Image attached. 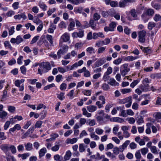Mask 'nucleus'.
Returning <instances> with one entry per match:
<instances>
[{
  "mask_svg": "<svg viewBox=\"0 0 161 161\" xmlns=\"http://www.w3.org/2000/svg\"><path fill=\"white\" fill-rule=\"evenodd\" d=\"M51 69V66L49 62H42L40 65V68L38 69V73L41 75L42 72L47 73Z\"/></svg>",
  "mask_w": 161,
  "mask_h": 161,
  "instance_id": "nucleus-1",
  "label": "nucleus"
},
{
  "mask_svg": "<svg viewBox=\"0 0 161 161\" xmlns=\"http://www.w3.org/2000/svg\"><path fill=\"white\" fill-rule=\"evenodd\" d=\"M142 85L140 86V88L143 92H147L150 91L148 83L150 82L148 78H145L142 81Z\"/></svg>",
  "mask_w": 161,
  "mask_h": 161,
  "instance_id": "nucleus-2",
  "label": "nucleus"
},
{
  "mask_svg": "<svg viewBox=\"0 0 161 161\" xmlns=\"http://www.w3.org/2000/svg\"><path fill=\"white\" fill-rule=\"evenodd\" d=\"M146 33V32L144 30H142L138 32V41L139 42L142 43L145 42L146 40L145 37Z\"/></svg>",
  "mask_w": 161,
  "mask_h": 161,
  "instance_id": "nucleus-3",
  "label": "nucleus"
},
{
  "mask_svg": "<svg viewBox=\"0 0 161 161\" xmlns=\"http://www.w3.org/2000/svg\"><path fill=\"white\" fill-rule=\"evenodd\" d=\"M128 64H125L121 66L120 72L122 76H124L130 71V69L128 67Z\"/></svg>",
  "mask_w": 161,
  "mask_h": 161,
  "instance_id": "nucleus-4",
  "label": "nucleus"
},
{
  "mask_svg": "<svg viewBox=\"0 0 161 161\" xmlns=\"http://www.w3.org/2000/svg\"><path fill=\"white\" fill-rule=\"evenodd\" d=\"M135 0H122L120 1L119 3V6L121 8H124L129 5V3L135 2Z\"/></svg>",
  "mask_w": 161,
  "mask_h": 161,
  "instance_id": "nucleus-5",
  "label": "nucleus"
},
{
  "mask_svg": "<svg viewBox=\"0 0 161 161\" xmlns=\"http://www.w3.org/2000/svg\"><path fill=\"white\" fill-rule=\"evenodd\" d=\"M106 62L105 58H99L92 66V68H96L101 66Z\"/></svg>",
  "mask_w": 161,
  "mask_h": 161,
  "instance_id": "nucleus-6",
  "label": "nucleus"
},
{
  "mask_svg": "<svg viewBox=\"0 0 161 161\" xmlns=\"http://www.w3.org/2000/svg\"><path fill=\"white\" fill-rule=\"evenodd\" d=\"M10 144H3L0 146V148L5 153H7L9 151Z\"/></svg>",
  "mask_w": 161,
  "mask_h": 161,
  "instance_id": "nucleus-7",
  "label": "nucleus"
},
{
  "mask_svg": "<svg viewBox=\"0 0 161 161\" xmlns=\"http://www.w3.org/2000/svg\"><path fill=\"white\" fill-rule=\"evenodd\" d=\"M154 14L153 10L151 9H148L146 11L145 14H143L142 16L143 19L145 20V17L146 15L152 16Z\"/></svg>",
  "mask_w": 161,
  "mask_h": 161,
  "instance_id": "nucleus-8",
  "label": "nucleus"
},
{
  "mask_svg": "<svg viewBox=\"0 0 161 161\" xmlns=\"http://www.w3.org/2000/svg\"><path fill=\"white\" fill-rule=\"evenodd\" d=\"M15 19H22L23 20H25L27 19V17L25 14V13L24 12L20 14H18L15 15L14 17Z\"/></svg>",
  "mask_w": 161,
  "mask_h": 161,
  "instance_id": "nucleus-9",
  "label": "nucleus"
},
{
  "mask_svg": "<svg viewBox=\"0 0 161 161\" xmlns=\"http://www.w3.org/2000/svg\"><path fill=\"white\" fill-rule=\"evenodd\" d=\"M21 127L19 124H16L14 125L13 128H10L9 130V133L11 134L12 133L14 132L16 130H20Z\"/></svg>",
  "mask_w": 161,
  "mask_h": 161,
  "instance_id": "nucleus-10",
  "label": "nucleus"
},
{
  "mask_svg": "<svg viewBox=\"0 0 161 161\" xmlns=\"http://www.w3.org/2000/svg\"><path fill=\"white\" fill-rule=\"evenodd\" d=\"M21 84L19 81L18 80H16L14 82L15 85L16 86L19 87V91H23L24 90V85L23 84H22L20 86V85Z\"/></svg>",
  "mask_w": 161,
  "mask_h": 161,
  "instance_id": "nucleus-11",
  "label": "nucleus"
},
{
  "mask_svg": "<svg viewBox=\"0 0 161 161\" xmlns=\"http://www.w3.org/2000/svg\"><path fill=\"white\" fill-rule=\"evenodd\" d=\"M130 142L129 140H126L125 142L122 144V145L119 146V149H120V152H123L124 150L127 147L128 145H129Z\"/></svg>",
  "mask_w": 161,
  "mask_h": 161,
  "instance_id": "nucleus-12",
  "label": "nucleus"
},
{
  "mask_svg": "<svg viewBox=\"0 0 161 161\" xmlns=\"http://www.w3.org/2000/svg\"><path fill=\"white\" fill-rule=\"evenodd\" d=\"M61 37L64 42H66L69 40L70 36L68 33H65Z\"/></svg>",
  "mask_w": 161,
  "mask_h": 161,
  "instance_id": "nucleus-13",
  "label": "nucleus"
},
{
  "mask_svg": "<svg viewBox=\"0 0 161 161\" xmlns=\"http://www.w3.org/2000/svg\"><path fill=\"white\" fill-rule=\"evenodd\" d=\"M86 108L88 111L92 113L97 110V107L94 105H90L87 106Z\"/></svg>",
  "mask_w": 161,
  "mask_h": 161,
  "instance_id": "nucleus-14",
  "label": "nucleus"
},
{
  "mask_svg": "<svg viewBox=\"0 0 161 161\" xmlns=\"http://www.w3.org/2000/svg\"><path fill=\"white\" fill-rule=\"evenodd\" d=\"M140 48L144 53L147 54H150L152 53V51L149 47H144L142 46H140Z\"/></svg>",
  "mask_w": 161,
  "mask_h": 161,
  "instance_id": "nucleus-15",
  "label": "nucleus"
},
{
  "mask_svg": "<svg viewBox=\"0 0 161 161\" xmlns=\"http://www.w3.org/2000/svg\"><path fill=\"white\" fill-rule=\"evenodd\" d=\"M47 150L45 147H43L40 150L39 152V157L41 158L44 156L45 153H47Z\"/></svg>",
  "mask_w": 161,
  "mask_h": 161,
  "instance_id": "nucleus-16",
  "label": "nucleus"
},
{
  "mask_svg": "<svg viewBox=\"0 0 161 161\" xmlns=\"http://www.w3.org/2000/svg\"><path fill=\"white\" fill-rule=\"evenodd\" d=\"M98 37L101 38L104 37V36L102 32H99L98 33H94L93 34V39H97Z\"/></svg>",
  "mask_w": 161,
  "mask_h": 161,
  "instance_id": "nucleus-17",
  "label": "nucleus"
},
{
  "mask_svg": "<svg viewBox=\"0 0 161 161\" xmlns=\"http://www.w3.org/2000/svg\"><path fill=\"white\" fill-rule=\"evenodd\" d=\"M24 146L26 150L27 151H31L32 149V144L31 142H29L24 144Z\"/></svg>",
  "mask_w": 161,
  "mask_h": 161,
  "instance_id": "nucleus-18",
  "label": "nucleus"
},
{
  "mask_svg": "<svg viewBox=\"0 0 161 161\" xmlns=\"http://www.w3.org/2000/svg\"><path fill=\"white\" fill-rule=\"evenodd\" d=\"M138 58L137 57H133L132 56H130L125 57L124 59L125 61H132Z\"/></svg>",
  "mask_w": 161,
  "mask_h": 161,
  "instance_id": "nucleus-19",
  "label": "nucleus"
},
{
  "mask_svg": "<svg viewBox=\"0 0 161 161\" xmlns=\"http://www.w3.org/2000/svg\"><path fill=\"white\" fill-rule=\"evenodd\" d=\"M125 99L127 102V103L125 105V106L127 108H129L131 106L132 103L131 97H129L126 98Z\"/></svg>",
  "mask_w": 161,
  "mask_h": 161,
  "instance_id": "nucleus-20",
  "label": "nucleus"
},
{
  "mask_svg": "<svg viewBox=\"0 0 161 161\" xmlns=\"http://www.w3.org/2000/svg\"><path fill=\"white\" fill-rule=\"evenodd\" d=\"M89 25H90V27H91L92 29L94 30L96 29V24L95 23L93 20L92 19L90 20L89 23Z\"/></svg>",
  "mask_w": 161,
  "mask_h": 161,
  "instance_id": "nucleus-21",
  "label": "nucleus"
},
{
  "mask_svg": "<svg viewBox=\"0 0 161 161\" xmlns=\"http://www.w3.org/2000/svg\"><path fill=\"white\" fill-rule=\"evenodd\" d=\"M110 120L111 121L122 122L123 120L119 117H113L110 119Z\"/></svg>",
  "mask_w": 161,
  "mask_h": 161,
  "instance_id": "nucleus-22",
  "label": "nucleus"
},
{
  "mask_svg": "<svg viewBox=\"0 0 161 161\" xmlns=\"http://www.w3.org/2000/svg\"><path fill=\"white\" fill-rule=\"evenodd\" d=\"M71 156V152L69 150L67 151L64 157L65 160L66 161L69 160Z\"/></svg>",
  "mask_w": 161,
  "mask_h": 161,
  "instance_id": "nucleus-23",
  "label": "nucleus"
},
{
  "mask_svg": "<svg viewBox=\"0 0 161 161\" xmlns=\"http://www.w3.org/2000/svg\"><path fill=\"white\" fill-rule=\"evenodd\" d=\"M68 49L69 47L68 46L66 45H64L62 47L61 49H60L59 50H61V52L64 54L68 51Z\"/></svg>",
  "mask_w": 161,
  "mask_h": 161,
  "instance_id": "nucleus-24",
  "label": "nucleus"
},
{
  "mask_svg": "<svg viewBox=\"0 0 161 161\" xmlns=\"http://www.w3.org/2000/svg\"><path fill=\"white\" fill-rule=\"evenodd\" d=\"M39 5L43 10L45 11L47 10V6L44 3L40 2L39 3Z\"/></svg>",
  "mask_w": 161,
  "mask_h": 161,
  "instance_id": "nucleus-25",
  "label": "nucleus"
},
{
  "mask_svg": "<svg viewBox=\"0 0 161 161\" xmlns=\"http://www.w3.org/2000/svg\"><path fill=\"white\" fill-rule=\"evenodd\" d=\"M117 23L116 22H111L109 25V26L110 27L112 31H114V29L115 28Z\"/></svg>",
  "mask_w": 161,
  "mask_h": 161,
  "instance_id": "nucleus-26",
  "label": "nucleus"
},
{
  "mask_svg": "<svg viewBox=\"0 0 161 161\" xmlns=\"http://www.w3.org/2000/svg\"><path fill=\"white\" fill-rule=\"evenodd\" d=\"M8 115V113L5 111L3 110L0 112V118L2 119H5Z\"/></svg>",
  "mask_w": 161,
  "mask_h": 161,
  "instance_id": "nucleus-27",
  "label": "nucleus"
},
{
  "mask_svg": "<svg viewBox=\"0 0 161 161\" xmlns=\"http://www.w3.org/2000/svg\"><path fill=\"white\" fill-rule=\"evenodd\" d=\"M152 6L157 10H159L161 8V5L156 2H153L152 3Z\"/></svg>",
  "mask_w": 161,
  "mask_h": 161,
  "instance_id": "nucleus-28",
  "label": "nucleus"
},
{
  "mask_svg": "<svg viewBox=\"0 0 161 161\" xmlns=\"http://www.w3.org/2000/svg\"><path fill=\"white\" fill-rule=\"evenodd\" d=\"M86 124L90 126H93L96 125V122L94 119H89L86 122Z\"/></svg>",
  "mask_w": 161,
  "mask_h": 161,
  "instance_id": "nucleus-29",
  "label": "nucleus"
},
{
  "mask_svg": "<svg viewBox=\"0 0 161 161\" xmlns=\"http://www.w3.org/2000/svg\"><path fill=\"white\" fill-rule=\"evenodd\" d=\"M87 147V146H84V144L83 143L80 144L79 145V151L80 153H82V152H84L85 150V148L86 147Z\"/></svg>",
  "mask_w": 161,
  "mask_h": 161,
  "instance_id": "nucleus-30",
  "label": "nucleus"
},
{
  "mask_svg": "<svg viewBox=\"0 0 161 161\" xmlns=\"http://www.w3.org/2000/svg\"><path fill=\"white\" fill-rule=\"evenodd\" d=\"M86 51L87 52L90 54L95 53L94 49L92 47L87 48L86 49Z\"/></svg>",
  "mask_w": 161,
  "mask_h": 161,
  "instance_id": "nucleus-31",
  "label": "nucleus"
},
{
  "mask_svg": "<svg viewBox=\"0 0 161 161\" xmlns=\"http://www.w3.org/2000/svg\"><path fill=\"white\" fill-rule=\"evenodd\" d=\"M102 89L104 91H107L110 89L109 85L106 83H103L102 86Z\"/></svg>",
  "mask_w": 161,
  "mask_h": 161,
  "instance_id": "nucleus-32",
  "label": "nucleus"
},
{
  "mask_svg": "<svg viewBox=\"0 0 161 161\" xmlns=\"http://www.w3.org/2000/svg\"><path fill=\"white\" fill-rule=\"evenodd\" d=\"M138 119L137 121V124L140 125L142 123L144 122V120L143 117L141 116H139L137 117Z\"/></svg>",
  "mask_w": 161,
  "mask_h": 161,
  "instance_id": "nucleus-33",
  "label": "nucleus"
},
{
  "mask_svg": "<svg viewBox=\"0 0 161 161\" xmlns=\"http://www.w3.org/2000/svg\"><path fill=\"white\" fill-rule=\"evenodd\" d=\"M16 44H19L21 42L23 41V38L20 36H18L16 38Z\"/></svg>",
  "mask_w": 161,
  "mask_h": 161,
  "instance_id": "nucleus-34",
  "label": "nucleus"
},
{
  "mask_svg": "<svg viewBox=\"0 0 161 161\" xmlns=\"http://www.w3.org/2000/svg\"><path fill=\"white\" fill-rule=\"evenodd\" d=\"M9 150H10L11 153L13 154H15L16 153V147L14 145H10Z\"/></svg>",
  "mask_w": 161,
  "mask_h": 161,
  "instance_id": "nucleus-35",
  "label": "nucleus"
},
{
  "mask_svg": "<svg viewBox=\"0 0 161 161\" xmlns=\"http://www.w3.org/2000/svg\"><path fill=\"white\" fill-rule=\"evenodd\" d=\"M57 98L60 100L62 101L65 98L64 93L61 92L59 94H57Z\"/></svg>",
  "mask_w": 161,
  "mask_h": 161,
  "instance_id": "nucleus-36",
  "label": "nucleus"
},
{
  "mask_svg": "<svg viewBox=\"0 0 161 161\" xmlns=\"http://www.w3.org/2000/svg\"><path fill=\"white\" fill-rule=\"evenodd\" d=\"M33 22L37 25H40L43 23L42 21L40 19L36 17L33 19Z\"/></svg>",
  "mask_w": 161,
  "mask_h": 161,
  "instance_id": "nucleus-37",
  "label": "nucleus"
},
{
  "mask_svg": "<svg viewBox=\"0 0 161 161\" xmlns=\"http://www.w3.org/2000/svg\"><path fill=\"white\" fill-rule=\"evenodd\" d=\"M90 136L92 138H94V140H97L99 139V137L95 135L94 132H92L90 134Z\"/></svg>",
  "mask_w": 161,
  "mask_h": 161,
  "instance_id": "nucleus-38",
  "label": "nucleus"
},
{
  "mask_svg": "<svg viewBox=\"0 0 161 161\" xmlns=\"http://www.w3.org/2000/svg\"><path fill=\"white\" fill-rule=\"evenodd\" d=\"M75 23L74 21L70 22L69 25V27H68L69 31H71L74 30V27L75 26Z\"/></svg>",
  "mask_w": 161,
  "mask_h": 161,
  "instance_id": "nucleus-39",
  "label": "nucleus"
},
{
  "mask_svg": "<svg viewBox=\"0 0 161 161\" xmlns=\"http://www.w3.org/2000/svg\"><path fill=\"white\" fill-rule=\"evenodd\" d=\"M46 38L47 40L49 41L50 43L52 45L53 44V37L52 36L50 35H47L46 36Z\"/></svg>",
  "mask_w": 161,
  "mask_h": 161,
  "instance_id": "nucleus-40",
  "label": "nucleus"
},
{
  "mask_svg": "<svg viewBox=\"0 0 161 161\" xmlns=\"http://www.w3.org/2000/svg\"><path fill=\"white\" fill-rule=\"evenodd\" d=\"M155 25V23L154 22H149L148 25V28L149 30H151Z\"/></svg>",
  "mask_w": 161,
  "mask_h": 161,
  "instance_id": "nucleus-41",
  "label": "nucleus"
},
{
  "mask_svg": "<svg viewBox=\"0 0 161 161\" xmlns=\"http://www.w3.org/2000/svg\"><path fill=\"white\" fill-rule=\"evenodd\" d=\"M8 110L10 113H14L15 110V108L12 106H8Z\"/></svg>",
  "mask_w": 161,
  "mask_h": 161,
  "instance_id": "nucleus-42",
  "label": "nucleus"
},
{
  "mask_svg": "<svg viewBox=\"0 0 161 161\" xmlns=\"http://www.w3.org/2000/svg\"><path fill=\"white\" fill-rule=\"evenodd\" d=\"M77 139L76 138L68 139V142L71 144H73L76 143L77 141Z\"/></svg>",
  "mask_w": 161,
  "mask_h": 161,
  "instance_id": "nucleus-43",
  "label": "nucleus"
},
{
  "mask_svg": "<svg viewBox=\"0 0 161 161\" xmlns=\"http://www.w3.org/2000/svg\"><path fill=\"white\" fill-rule=\"evenodd\" d=\"M139 81L138 80H134L130 84V86L133 88L139 82Z\"/></svg>",
  "mask_w": 161,
  "mask_h": 161,
  "instance_id": "nucleus-44",
  "label": "nucleus"
},
{
  "mask_svg": "<svg viewBox=\"0 0 161 161\" xmlns=\"http://www.w3.org/2000/svg\"><path fill=\"white\" fill-rule=\"evenodd\" d=\"M93 18L94 20L97 21L100 18V15L97 13H96L93 14Z\"/></svg>",
  "mask_w": 161,
  "mask_h": 161,
  "instance_id": "nucleus-45",
  "label": "nucleus"
},
{
  "mask_svg": "<svg viewBox=\"0 0 161 161\" xmlns=\"http://www.w3.org/2000/svg\"><path fill=\"white\" fill-rule=\"evenodd\" d=\"M55 86V85L54 83H52L51 84H49L45 86L44 88V90H46L52 87H54Z\"/></svg>",
  "mask_w": 161,
  "mask_h": 161,
  "instance_id": "nucleus-46",
  "label": "nucleus"
},
{
  "mask_svg": "<svg viewBox=\"0 0 161 161\" xmlns=\"http://www.w3.org/2000/svg\"><path fill=\"white\" fill-rule=\"evenodd\" d=\"M141 151L142 155H145L148 152V150L147 148L144 147L141 149Z\"/></svg>",
  "mask_w": 161,
  "mask_h": 161,
  "instance_id": "nucleus-47",
  "label": "nucleus"
},
{
  "mask_svg": "<svg viewBox=\"0 0 161 161\" xmlns=\"http://www.w3.org/2000/svg\"><path fill=\"white\" fill-rule=\"evenodd\" d=\"M150 150L151 152L157 154L158 153V152H157V148L156 146H152L150 148Z\"/></svg>",
  "mask_w": 161,
  "mask_h": 161,
  "instance_id": "nucleus-48",
  "label": "nucleus"
},
{
  "mask_svg": "<svg viewBox=\"0 0 161 161\" xmlns=\"http://www.w3.org/2000/svg\"><path fill=\"white\" fill-rule=\"evenodd\" d=\"M6 136L5 135V133L4 132H0V140H3L6 139Z\"/></svg>",
  "mask_w": 161,
  "mask_h": 161,
  "instance_id": "nucleus-49",
  "label": "nucleus"
},
{
  "mask_svg": "<svg viewBox=\"0 0 161 161\" xmlns=\"http://www.w3.org/2000/svg\"><path fill=\"white\" fill-rule=\"evenodd\" d=\"M153 19L156 22L158 21L161 19V16L158 14H156L153 17Z\"/></svg>",
  "mask_w": 161,
  "mask_h": 161,
  "instance_id": "nucleus-50",
  "label": "nucleus"
},
{
  "mask_svg": "<svg viewBox=\"0 0 161 161\" xmlns=\"http://www.w3.org/2000/svg\"><path fill=\"white\" fill-rule=\"evenodd\" d=\"M42 124V122L41 121H37L35 125V127L36 128H40Z\"/></svg>",
  "mask_w": 161,
  "mask_h": 161,
  "instance_id": "nucleus-51",
  "label": "nucleus"
},
{
  "mask_svg": "<svg viewBox=\"0 0 161 161\" xmlns=\"http://www.w3.org/2000/svg\"><path fill=\"white\" fill-rule=\"evenodd\" d=\"M120 150L119 148L117 147H115L113 148V152L114 154L116 155H118L119 154V152H120Z\"/></svg>",
  "mask_w": 161,
  "mask_h": 161,
  "instance_id": "nucleus-52",
  "label": "nucleus"
},
{
  "mask_svg": "<svg viewBox=\"0 0 161 161\" xmlns=\"http://www.w3.org/2000/svg\"><path fill=\"white\" fill-rule=\"evenodd\" d=\"M106 49V47H99L97 50V53L98 54L102 53L104 52Z\"/></svg>",
  "mask_w": 161,
  "mask_h": 161,
  "instance_id": "nucleus-53",
  "label": "nucleus"
},
{
  "mask_svg": "<svg viewBox=\"0 0 161 161\" xmlns=\"http://www.w3.org/2000/svg\"><path fill=\"white\" fill-rule=\"evenodd\" d=\"M78 37L79 38H82L84 36V31L83 30H80L77 32Z\"/></svg>",
  "mask_w": 161,
  "mask_h": 161,
  "instance_id": "nucleus-54",
  "label": "nucleus"
},
{
  "mask_svg": "<svg viewBox=\"0 0 161 161\" xmlns=\"http://www.w3.org/2000/svg\"><path fill=\"white\" fill-rule=\"evenodd\" d=\"M39 37V36H35L32 39V40H31L30 44H32L36 42H37V41L38 40Z\"/></svg>",
  "mask_w": 161,
  "mask_h": 161,
  "instance_id": "nucleus-55",
  "label": "nucleus"
},
{
  "mask_svg": "<svg viewBox=\"0 0 161 161\" xmlns=\"http://www.w3.org/2000/svg\"><path fill=\"white\" fill-rule=\"evenodd\" d=\"M135 156L136 158L137 159H140L141 157V156L139 150H137L136 151L135 154Z\"/></svg>",
  "mask_w": 161,
  "mask_h": 161,
  "instance_id": "nucleus-56",
  "label": "nucleus"
},
{
  "mask_svg": "<svg viewBox=\"0 0 161 161\" xmlns=\"http://www.w3.org/2000/svg\"><path fill=\"white\" fill-rule=\"evenodd\" d=\"M4 44L5 47H8L11 50H12V47L11 46L8 41H6L4 43Z\"/></svg>",
  "mask_w": 161,
  "mask_h": 161,
  "instance_id": "nucleus-57",
  "label": "nucleus"
},
{
  "mask_svg": "<svg viewBox=\"0 0 161 161\" xmlns=\"http://www.w3.org/2000/svg\"><path fill=\"white\" fill-rule=\"evenodd\" d=\"M95 132L97 134L100 135L103 134V130L102 129L97 128L96 129Z\"/></svg>",
  "mask_w": 161,
  "mask_h": 161,
  "instance_id": "nucleus-58",
  "label": "nucleus"
},
{
  "mask_svg": "<svg viewBox=\"0 0 161 161\" xmlns=\"http://www.w3.org/2000/svg\"><path fill=\"white\" fill-rule=\"evenodd\" d=\"M56 11V8H49L47 12V14L49 16H50L51 14Z\"/></svg>",
  "mask_w": 161,
  "mask_h": 161,
  "instance_id": "nucleus-59",
  "label": "nucleus"
},
{
  "mask_svg": "<svg viewBox=\"0 0 161 161\" xmlns=\"http://www.w3.org/2000/svg\"><path fill=\"white\" fill-rule=\"evenodd\" d=\"M130 13L133 17L136 18L137 16L136 11L135 9H131L130 11Z\"/></svg>",
  "mask_w": 161,
  "mask_h": 161,
  "instance_id": "nucleus-60",
  "label": "nucleus"
},
{
  "mask_svg": "<svg viewBox=\"0 0 161 161\" xmlns=\"http://www.w3.org/2000/svg\"><path fill=\"white\" fill-rule=\"evenodd\" d=\"M125 33L127 35H129L131 31L128 27H125L124 29Z\"/></svg>",
  "mask_w": 161,
  "mask_h": 161,
  "instance_id": "nucleus-61",
  "label": "nucleus"
},
{
  "mask_svg": "<svg viewBox=\"0 0 161 161\" xmlns=\"http://www.w3.org/2000/svg\"><path fill=\"white\" fill-rule=\"evenodd\" d=\"M106 154L108 157L110 158L111 159H113L116 157L115 156L110 152H108L106 153Z\"/></svg>",
  "mask_w": 161,
  "mask_h": 161,
  "instance_id": "nucleus-62",
  "label": "nucleus"
},
{
  "mask_svg": "<svg viewBox=\"0 0 161 161\" xmlns=\"http://www.w3.org/2000/svg\"><path fill=\"white\" fill-rule=\"evenodd\" d=\"M91 90H85L83 92V93L84 95L87 96H89L91 95Z\"/></svg>",
  "mask_w": 161,
  "mask_h": 161,
  "instance_id": "nucleus-63",
  "label": "nucleus"
},
{
  "mask_svg": "<svg viewBox=\"0 0 161 161\" xmlns=\"http://www.w3.org/2000/svg\"><path fill=\"white\" fill-rule=\"evenodd\" d=\"M116 82L115 80L113 78H111L109 80V81L108 84L111 86H114Z\"/></svg>",
  "mask_w": 161,
  "mask_h": 161,
  "instance_id": "nucleus-64",
  "label": "nucleus"
}]
</instances>
